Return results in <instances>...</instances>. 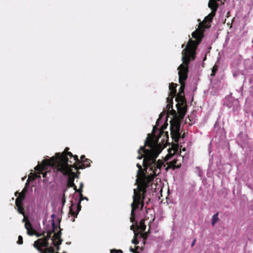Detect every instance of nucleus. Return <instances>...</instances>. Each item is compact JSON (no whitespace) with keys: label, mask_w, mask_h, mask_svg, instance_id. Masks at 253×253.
Segmentation results:
<instances>
[{"label":"nucleus","mask_w":253,"mask_h":253,"mask_svg":"<svg viewBox=\"0 0 253 253\" xmlns=\"http://www.w3.org/2000/svg\"><path fill=\"white\" fill-rule=\"evenodd\" d=\"M211 49V47H209V48L208 49V50L205 52V53H204L205 56H204V57L203 58V61H205V60H206V59H207V54L210 52V49Z\"/></svg>","instance_id":"nucleus-22"},{"label":"nucleus","mask_w":253,"mask_h":253,"mask_svg":"<svg viewBox=\"0 0 253 253\" xmlns=\"http://www.w3.org/2000/svg\"><path fill=\"white\" fill-rule=\"evenodd\" d=\"M217 70V67L216 66H214L213 68H212V73L211 74V76H214L215 74V73L216 72Z\"/></svg>","instance_id":"nucleus-18"},{"label":"nucleus","mask_w":253,"mask_h":253,"mask_svg":"<svg viewBox=\"0 0 253 253\" xmlns=\"http://www.w3.org/2000/svg\"><path fill=\"white\" fill-rule=\"evenodd\" d=\"M85 156L84 155H82L81 156V160L82 161V162H83V161H84L85 160Z\"/></svg>","instance_id":"nucleus-27"},{"label":"nucleus","mask_w":253,"mask_h":253,"mask_svg":"<svg viewBox=\"0 0 253 253\" xmlns=\"http://www.w3.org/2000/svg\"><path fill=\"white\" fill-rule=\"evenodd\" d=\"M83 200H85L87 201L88 199L83 195V197H79V199L78 198H76L75 199L76 201L75 203L72 202V204L70 207L69 214L73 217V219H71V220L73 222L75 221V218L77 217L79 211L81 210V203Z\"/></svg>","instance_id":"nucleus-6"},{"label":"nucleus","mask_w":253,"mask_h":253,"mask_svg":"<svg viewBox=\"0 0 253 253\" xmlns=\"http://www.w3.org/2000/svg\"><path fill=\"white\" fill-rule=\"evenodd\" d=\"M165 115L166 114L165 112L161 113L159 115V118L157 120L156 125L153 126V133H154V135H156V133L158 132V133L160 135L159 137H161L162 135H164V137L166 136L167 138L168 136L167 133H165L163 130H160V128H158L161 124L165 122L166 120L164 119V118H166Z\"/></svg>","instance_id":"nucleus-9"},{"label":"nucleus","mask_w":253,"mask_h":253,"mask_svg":"<svg viewBox=\"0 0 253 253\" xmlns=\"http://www.w3.org/2000/svg\"><path fill=\"white\" fill-rule=\"evenodd\" d=\"M55 216V215L54 214H52L51 216L52 218H53Z\"/></svg>","instance_id":"nucleus-34"},{"label":"nucleus","mask_w":253,"mask_h":253,"mask_svg":"<svg viewBox=\"0 0 253 253\" xmlns=\"http://www.w3.org/2000/svg\"><path fill=\"white\" fill-rule=\"evenodd\" d=\"M110 253H123L121 250L113 249L111 250Z\"/></svg>","instance_id":"nucleus-20"},{"label":"nucleus","mask_w":253,"mask_h":253,"mask_svg":"<svg viewBox=\"0 0 253 253\" xmlns=\"http://www.w3.org/2000/svg\"><path fill=\"white\" fill-rule=\"evenodd\" d=\"M196 173L199 177H202L203 175V172L202 170L199 167H196L195 168Z\"/></svg>","instance_id":"nucleus-15"},{"label":"nucleus","mask_w":253,"mask_h":253,"mask_svg":"<svg viewBox=\"0 0 253 253\" xmlns=\"http://www.w3.org/2000/svg\"><path fill=\"white\" fill-rule=\"evenodd\" d=\"M61 201H62V205H64L65 202H66V200H65V197H63L62 196V199H61Z\"/></svg>","instance_id":"nucleus-24"},{"label":"nucleus","mask_w":253,"mask_h":253,"mask_svg":"<svg viewBox=\"0 0 253 253\" xmlns=\"http://www.w3.org/2000/svg\"><path fill=\"white\" fill-rule=\"evenodd\" d=\"M41 178V176L40 175H38L37 174H36V176L34 178Z\"/></svg>","instance_id":"nucleus-33"},{"label":"nucleus","mask_w":253,"mask_h":253,"mask_svg":"<svg viewBox=\"0 0 253 253\" xmlns=\"http://www.w3.org/2000/svg\"><path fill=\"white\" fill-rule=\"evenodd\" d=\"M70 187H68V185H66V186L63 188V194L62 195L63 197L65 196V192L68 190V188Z\"/></svg>","instance_id":"nucleus-21"},{"label":"nucleus","mask_w":253,"mask_h":253,"mask_svg":"<svg viewBox=\"0 0 253 253\" xmlns=\"http://www.w3.org/2000/svg\"><path fill=\"white\" fill-rule=\"evenodd\" d=\"M79 160L77 155H73L70 152H65L62 153H57L55 157H52L50 160H43L42 164L39 162L35 167L36 170H44L48 167H51L55 175L60 177L65 176L68 177L67 185L68 187H74L76 186L74 183L75 173L72 171L73 169L75 168L74 164L69 165V163L79 162Z\"/></svg>","instance_id":"nucleus-2"},{"label":"nucleus","mask_w":253,"mask_h":253,"mask_svg":"<svg viewBox=\"0 0 253 253\" xmlns=\"http://www.w3.org/2000/svg\"><path fill=\"white\" fill-rule=\"evenodd\" d=\"M218 213L217 212L215 214H214L212 216V221H211V224L212 225H214V224L217 222V221L218 220Z\"/></svg>","instance_id":"nucleus-14"},{"label":"nucleus","mask_w":253,"mask_h":253,"mask_svg":"<svg viewBox=\"0 0 253 253\" xmlns=\"http://www.w3.org/2000/svg\"><path fill=\"white\" fill-rule=\"evenodd\" d=\"M52 225L53 227H54V226H55V223H54V221L53 220H52Z\"/></svg>","instance_id":"nucleus-32"},{"label":"nucleus","mask_w":253,"mask_h":253,"mask_svg":"<svg viewBox=\"0 0 253 253\" xmlns=\"http://www.w3.org/2000/svg\"><path fill=\"white\" fill-rule=\"evenodd\" d=\"M195 243H196V239H194V240H193V241L191 243V247H193L195 245Z\"/></svg>","instance_id":"nucleus-28"},{"label":"nucleus","mask_w":253,"mask_h":253,"mask_svg":"<svg viewBox=\"0 0 253 253\" xmlns=\"http://www.w3.org/2000/svg\"><path fill=\"white\" fill-rule=\"evenodd\" d=\"M83 186H84L83 183V182H81L80 184V188H83Z\"/></svg>","instance_id":"nucleus-30"},{"label":"nucleus","mask_w":253,"mask_h":253,"mask_svg":"<svg viewBox=\"0 0 253 253\" xmlns=\"http://www.w3.org/2000/svg\"><path fill=\"white\" fill-rule=\"evenodd\" d=\"M176 84L174 83H171L169 85V89L170 92L169 93V96L167 98L168 104L167 108L169 112L173 111L175 113V111L172 109L173 98L175 96L176 93Z\"/></svg>","instance_id":"nucleus-8"},{"label":"nucleus","mask_w":253,"mask_h":253,"mask_svg":"<svg viewBox=\"0 0 253 253\" xmlns=\"http://www.w3.org/2000/svg\"><path fill=\"white\" fill-rule=\"evenodd\" d=\"M63 253H66V252H64Z\"/></svg>","instance_id":"nucleus-38"},{"label":"nucleus","mask_w":253,"mask_h":253,"mask_svg":"<svg viewBox=\"0 0 253 253\" xmlns=\"http://www.w3.org/2000/svg\"><path fill=\"white\" fill-rule=\"evenodd\" d=\"M132 243L133 244H135V245H137V244H138V241H137V240H136V239H133V240H132Z\"/></svg>","instance_id":"nucleus-25"},{"label":"nucleus","mask_w":253,"mask_h":253,"mask_svg":"<svg viewBox=\"0 0 253 253\" xmlns=\"http://www.w3.org/2000/svg\"><path fill=\"white\" fill-rule=\"evenodd\" d=\"M184 46H185L184 44H182V46H181L182 48H183L184 47Z\"/></svg>","instance_id":"nucleus-35"},{"label":"nucleus","mask_w":253,"mask_h":253,"mask_svg":"<svg viewBox=\"0 0 253 253\" xmlns=\"http://www.w3.org/2000/svg\"><path fill=\"white\" fill-rule=\"evenodd\" d=\"M17 243L19 245H21L23 244V238L21 236L19 235L18 236V239L17 242Z\"/></svg>","instance_id":"nucleus-19"},{"label":"nucleus","mask_w":253,"mask_h":253,"mask_svg":"<svg viewBox=\"0 0 253 253\" xmlns=\"http://www.w3.org/2000/svg\"><path fill=\"white\" fill-rule=\"evenodd\" d=\"M25 218H23V220H22V222H24V221H25Z\"/></svg>","instance_id":"nucleus-37"},{"label":"nucleus","mask_w":253,"mask_h":253,"mask_svg":"<svg viewBox=\"0 0 253 253\" xmlns=\"http://www.w3.org/2000/svg\"><path fill=\"white\" fill-rule=\"evenodd\" d=\"M213 133L215 139H217L219 142L224 140L226 138L225 132L223 128L220 126L218 121H216L214 125Z\"/></svg>","instance_id":"nucleus-10"},{"label":"nucleus","mask_w":253,"mask_h":253,"mask_svg":"<svg viewBox=\"0 0 253 253\" xmlns=\"http://www.w3.org/2000/svg\"><path fill=\"white\" fill-rule=\"evenodd\" d=\"M129 250L131 252H132L133 253L134 252V249L132 248V247H130V249H129Z\"/></svg>","instance_id":"nucleus-31"},{"label":"nucleus","mask_w":253,"mask_h":253,"mask_svg":"<svg viewBox=\"0 0 253 253\" xmlns=\"http://www.w3.org/2000/svg\"><path fill=\"white\" fill-rule=\"evenodd\" d=\"M160 138L156 141L152 138L150 134L147 135L145 142L144 146H141L138 150V155L137 159H141L142 165L139 163L136 164L138 169L137 171V178L136 182L141 183L144 186L149 188L150 183L152 181L155 176L158 175L163 169L166 171L171 168H179L181 166V156L177 155L172 156L170 159V161L167 164L169 163L166 167V165L163 162L159 160H156L159 154L165 147V140L163 138L161 145L159 142Z\"/></svg>","instance_id":"nucleus-1"},{"label":"nucleus","mask_w":253,"mask_h":253,"mask_svg":"<svg viewBox=\"0 0 253 253\" xmlns=\"http://www.w3.org/2000/svg\"><path fill=\"white\" fill-rule=\"evenodd\" d=\"M211 142L209 144V149H208V151H209V152L210 154H211Z\"/></svg>","instance_id":"nucleus-26"},{"label":"nucleus","mask_w":253,"mask_h":253,"mask_svg":"<svg viewBox=\"0 0 253 253\" xmlns=\"http://www.w3.org/2000/svg\"><path fill=\"white\" fill-rule=\"evenodd\" d=\"M226 0H209L208 6L211 10V12L204 19L203 24L204 25L205 28L208 29L210 27V23L215 15L218 8H219L221 12L224 9L225 2Z\"/></svg>","instance_id":"nucleus-5"},{"label":"nucleus","mask_w":253,"mask_h":253,"mask_svg":"<svg viewBox=\"0 0 253 253\" xmlns=\"http://www.w3.org/2000/svg\"><path fill=\"white\" fill-rule=\"evenodd\" d=\"M224 105L231 109L234 113H237L240 109L239 101L237 99H229L224 101Z\"/></svg>","instance_id":"nucleus-11"},{"label":"nucleus","mask_w":253,"mask_h":253,"mask_svg":"<svg viewBox=\"0 0 253 253\" xmlns=\"http://www.w3.org/2000/svg\"><path fill=\"white\" fill-rule=\"evenodd\" d=\"M138 184L137 188L139 191L134 189V194L133 195V202L131 204V212L130 219L131 222H134L136 225L142 231H144L146 229V226L144 225V221L143 219H140L139 226H138V221L136 218L140 215L141 212H143V206L144 201L146 200V203L150 201L149 198H147V189L149 188L143 186L141 183L136 182Z\"/></svg>","instance_id":"nucleus-4"},{"label":"nucleus","mask_w":253,"mask_h":253,"mask_svg":"<svg viewBox=\"0 0 253 253\" xmlns=\"http://www.w3.org/2000/svg\"><path fill=\"white\" fill-rule=\"evenodd\" d=\"M236 142L242 148L244 149L248 143L247 135L241 132L237 136Z\"/></svg>","instance_id":"nucleus-13"},{"label":"nucleus","mask_w":253,"mask_h":253,"mask_svg":"<svg viewBox=\"0 0 253 253\" xmlns=\"http://www.w3.org/2000/svg\"><path fill=\"white\" fill-rule=\"evenodd\" d=\"M24 190H23L21 193H18V192H16L15 193V196H17V195H19V197L16 198L15 201V204L17 208V210L19 213L22 214L24 216H25L22 203L24 199H25V194L26 192V191L24 192Z\"/></svg>","instance_id":"nucleus-12"},{"label":"nucleus","mask_w":253,"mask_h":253,"mask_svg":"<svg viewBox=\"0 0 253 253\" xmlns=\"http://www.w3.org/2000/svg\"><path fill=\"white\" fill-rule=\"evenodd\" d=\"M90 162L91 161L89 159H85V160L82 162L84 167L82 168L83 169L85 167H89L90 166Z\"/></svg>","instance_id":"nucleus-16"},{"label":"nucleus","mask_w":253,"mask_h":253,"mask_svg":"<svg viewBox=\"0 0 253 253\" xmlns=\"http://www.w3.org/2000/svg\"><path fill=\"white\" fill-rule=\"evenodd\" d=\"M74 190L76 191V192H78L79 193V197H83V188H79V189H77V186H75V188H74Z\"/></svg>","instance_id":"nucleus-17"},{"label":"nucleus","mask_w":253,"mask_h":253,"mask_svg":"<svg viewBox=\"0 0 253 253\" xmlns=\"http://www.w3.org/2000/svg\"><path fill=\"white\" fill-rule=\"evenodd\" d=\"M192 36L195 40L189 39L188 45L182 51L181 58L183 63L177 69L178 70L179 81L181 84V86L177 95L176 100L182 103L184 101V89L185 84L184 82L187 78L188 72V65L190 60H193L195 58L196 51L203 38V33L197 29L192 33Z\"/></svg>","instance_id":"nucleus-3"},{"label":"nucleus","mask_w":253,"mask_h":253,"mask_svg":"<svg viewBox=\"0 0 253 253\" xmlns=\"http://www.w3.org/2000/svg\"><path fill=\"white\" fill-rule=\"evenodd\" d=\"M25 227L27 230V234L30 236L36 235L37 237L44 235V232L42 231L40 223H37L34 226L30 223L26 222Z\"/></svg>","instance_id":"nucleus-7"},{"label":"nucleus","mask_w":253,"mask_h":253,"mask_svg":"<svg viewBox=\"0 0 253 253\" xmlns=\"http://www.w3.org/2000/svg\"><path fill=\"white\" fill-rule=\"evenodd\" d=\"M130 229L131 230H133V232H134V236L136 237V235L138 234V233H136V231L135 230L134 228V226L133 225H131L130 226Z\"/></svg>","instance_id":"nucleus-23"},{"label":"nucleus","mask_w":253,"mask_h":253,"mask_svg":"<svg viewBox=\"0 0 253 253\" xmlns=\"http://www.w3.org/2000/svg\"><path fill=\"white\" fill-rule=\"evenodd\" d=\"M69 150V148H66V149H65V151H68Z\"/></svg>","instance_id":"nucleus-36"},{"label":"nucleus","mask_w":253,"mask_h":253,"mask_svg":"<svg viewBox=\"0 0 253 253\" xmlns=\"http://www.w3.org/2000/svg\"><path fill=\"white\" fill-rule=\"evenodd\" d=\"M41 173L42 174V176L43 177H46V175L47 174L46 173H43V172H42Z\"/></svg>","instance_id":"nucleus-29"}]
</instances>
